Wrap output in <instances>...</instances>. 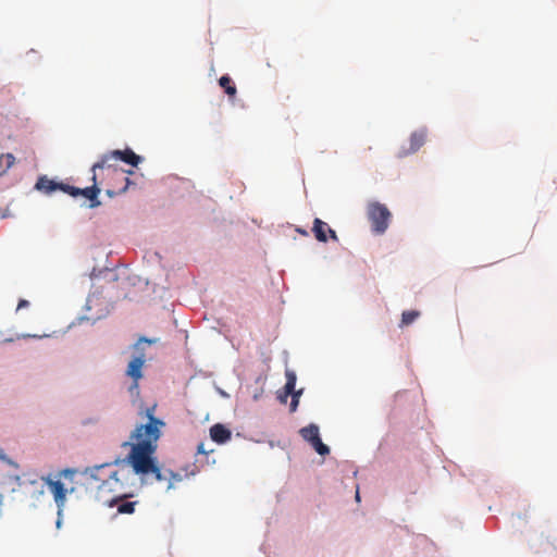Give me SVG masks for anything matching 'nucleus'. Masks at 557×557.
Returning a JSON list of instances; mask_svg holds the SVG:
<instances>
[{
    "mask_svg": "<svg viewBox=\"0 0 557 557\" xmlns=\"http://www.w3.org/2000/svg\"><path fill=\"white\" fill-rule=\"evenodd\" d=\"M145 354L141 352L139 356L134 357L126 370V374L133 379V381H139L143 377L141 369L145 364Z\"/></svg>",
    "mask_w": 557,
    "mask_h": 557,
    "instance_id": "obj_11",
    "label": "nucleus"
},
{
    "mask_svg": "<svg viewBox=\"0 0 557 557\" xmlns=\"http://www.w3.org/2000/svg\"><path fill=\"white\" fill-rule=\"evenodd\" d=\"M67 186V184L58 183L54 182L53 180L48 178L46 175H41L38 177L35 184V189L46 195H50L55 190H61L66 194Z\"/></svg>",
    "mask_w": 557,
    "mask_h": 557,
    "instance_id": "obj_9",
    "label": "nucleus"
},
{
    "mask_svg": "<svg viewBox=\"0 0 557 557\" xmlns=\"http://www.w3.org/2000/svg\"><path fill=\"white\" fill-rule=\"evenodd\" d=\"M141 343L150 344V343H151V341H150V339H148V338L143 337V338H140V339L135 344V348H136V349H139V347H140Z\"/></svg>",
    "mask_w": 557,
    "mask_h": 557,
    "instance_id": "obj_23",
    "label": "nucleus"
},
{
    "mask_svg": "<svg viewBox=\"0 0 557 557\" xmlns=\"http://www.w3.org/2000/svg\"><path fill=\"white\" fill-rule=\"evenodd\" d=\"M312 232L318 242L325 243L327 238L338 242L336 232L319 218H315L313 221Z\"/></svg>",
    "mask_w": 557,
    "mask_h": 557,
    "instance_id": "obj_8",
    "label": "nucleus"
},
{
    "mask_svg": "<svg viewBox=\"0 0 557 557\" xmlns=\"http://www.w3.org/2000/svg\"><path fill=\"white\" fill-rule=\"evenodd\" d=\"M62 516H63V513H62L61 516H59V515H58V520H57V523H55L58 529H60V528H61V524H62Z\"/></svg>",
    "mask_w": 557,
    "mask_h": 557,
    "instance_id": "obj_25",
    "label": "nucleus"
},
{
    "mask_svg": "<svg viewBox=\"0 0 557 557\" xmlns=\"http://www.w3.org/2000/svg\"><path fill=\"white\" fill-rule=\"evenodd\" d=\"M420 315V312L417 311V310H409V311H404L403 314H401V323H400V326H407L411 323H413L416 321V319H418Z\"/></svg>",
    "mask_w": 557,
    "mask_h": 557,
    "instance_id": "obj_16",
    "label": "nucleus"
},
{
    "mask_svg": "<svg viewBox=\"0 0 557 557\" xmlns=\"http://www.w3.org/2000/svg\"><path fill=\"white\" fill-rule=\"evenodd\" d=\"M295 386H296V374L290 371V370H287L286 371V384H285V396L289 395V393H294L295 391ZM286 397L282 398L283 401H285Z\"/></svg>",
    "mask_w": 557,
    "mask_h": 557,
    "instance_id": "obj_15",
    "label": "nucleus"
},
{
    "mask_svg": "<svg viewBox=\"0 0 557 557\" xmlns=\"http://www.w3.org/2000/svg\"><path fill=\"white\" fill-rule=\"evenodd\" d=\"M148 422L139 424L131 434V442H125L123 446H129L131 451L124 458L125 462L140 476L153 474L156 480H163L162 472L158 467L153 454L157 449V442L161 436V429L165 423L154 417V407L146 411Z\"/></svg>",
    "mask_w": 557,
    "mask_h": 557,
    "instance_id": "obj_1",
    "label": "nucleus"
},
{
    "mask_svg": "<svg viewBox=\"0 0 557 557\" xmlns=\"http://www.w3.org/2000/svg\"><path fill=\"white\" fill-rule=\"evenodd\" d=\"M173 478L176 479V480H181L178 474H173Z\"/></svg>",
    "mask_w": 557,
    "mask_h": 557,
    "instance_id": "obj_29",
    "label": "nucleus"
},
{
    "mask_svg": "<svg viewBox=\"0 0 557 557\" xmlns=\"http://www.w3.org/2000/svg\"><path fill=\"white\" fill-rule=\"evenodd\" d=\"M129 392L132 394H138V381H133V384L129 386Z\"/></svg>",
    "mask_w": 557,
    "mask_h": 557,
    "instance_id": "obj_22",
    "label": "nucleus"
},
{
    "mask_svg": "<svg viewBox=\"0 0 557 557\" xmlns=\"http://www.w3.org/2000/svg\"><path fill=\"white\" fill-rule=\"evenodd\" d=\"M29 306V301L25 300V299H21L17 304V310H21L23 308H27Z\"/></svg>",
    "mask_w": 557,
    "mask_h": 557,
    "instance_id": "obj_21",
    "label": "nucleus"
},
{
    "mask_svg": "<svg viewBox=\"0 0 557 557\" xmlns=\"http://www.w3.org/2000/svg\"><path fill=\"white\" fill-rule=\"evenodd\" d=\"M114 154L116 156L117 161H122L134 168H136L143 160V158L136 154L131 148H126L124 150H114Z\"/></svg>",
    "mask_w": 557,
    "mask_h": 557,
    "instance_id": "obj_12",
    "label": "nucleus"
},
{
    "mask_svg": "<svg viewBox=\"0 0 557 557\" xmlns=\"http://www.w3.org/2000/svg\"><path fill=\"white\" fill-rule=\"evenodd\" d=\"M126 174H133L134 172L132 170L124 171Z\"/></svg>",
    "mask_w": 557,
    "mask_h": 557,
    "instance_id": "obj_30",
    "label": "nucleus"
},
{
    "mask_svg": "<svg viewBox=\"0 0 557 557\" xmlns=\"http://www.w3.org/2000/svg\"><path fill=\"white\" fill-rule=\"evenodd\" d=\"M297 232L304 236H308V232L301 228H297Z\"/></svg>",
    "mask_w": 557,
    "mask_h": 557,
    "instance_id": "obj_26",
    "label": "nucleus"
},
{
    "mask_svg": "<svg viewBox=\"0 0 557 557\" xmlns=\"http://www.w3.org/2000/svg\"><path fill=\"white\" fill-rule=\"evenodd\" d=\"M299 434L319 455L325 456L330 454L329 446L321 441L319 426L317 424L310 423L309 425L301 428L299 430Z\"/></svg>",
    "mask_w": 557,
    "mask_h": 557,
    "instance_id": "obj_5",
    "label": "nucleus"
},
{
    "mask_svg": "<svg viewBox=\"0 0 557 557\" xmlns=\"http://www.w3.org/2000/svg\"><path fill=\"white\" fill-rule=\"evenodd\" d=\"M231 431L225 428L223 424H214L210 429V436L212 441L219 444H223L231 438Z\"/></svg>",
    "mask_w": 557,
    "mask_h": 557,
    "instance_id": "obj_13",
    "label": "nucleus"
},
{
    "mask_svg": "<svg viewBox=\"0 0 557 557\" xmlns=\"http://www.w3.org/2000/svg\"><path fill=\"white\" fill-rule=\"evenodd\" d=\"M300 394H301V391H298V392L294 391V393H289V395H292V401H290V406H289V409L292 412H295L297 410Z\"/></svg>",
    "mask_w": 557,
    "mask_h": 557,
    "instance_id": "obj_19",
    "label": "nucleus"
},
{
    "mask_svg": "<svg viewBox=\"0 0 557 557\" xmlns=\"http://www.w3.org/2000/svg\"><path fill=\"white\" fill-rule=\"evenodd\" d=\"M99 184H102V181L101 180L99 181L98 178H96V182H92V185L89 187H86V188H78V187L69 185L67 189H66V194L72 197L84 196L90 200V203L88 206L89 208H91V209L97 208L101 205V202L98 199V195L100 194Z\"/></svg>",
    "mask_w": 557,
    "mask_h": 557,
    "instance_id": "obj_6",
    "label": "nucleus"
},
{
    "mask_svg": "<svg viewBox=\"0 0 557 557\" xmlns=\"http://www.w3.org/2000/svg\"><path fill=\"white\" fill-rule=\"evenodd\" d=\"M356 500L359 502L360 500V495H359V491L357 490L356 492Z\"/></svg>",
    "mask_w": 557,
    "mask_h": 557,
    "instance_id": "obj_28",
    "label": "nucleus"
},
{
    "mask_svg": "<svg viewBox=\"0 0 557 557\" xmlns=\"http://www.w3.org/2000/svg\"><path fill=\"white\" fill-rule=\"evenodd\" d=\"M76 470L75 469H71V468H67V469H64L62 471L59 472V476H63L65 479H70L72 480L73 476L76 474Z\"/></svg>",
    "mask_w": 557,
    "mask_h": 557,
    "instance_id": "obj_20",
    "label": "nucleus"
},
{
    "mask_svg": "<svg viewBox=\"0 0 557 557\" xmlns=\"http://www.w3.org/2000/svg\"><path fill=\"white\" fill-rule=\"evenodd\" d=\"M367 215L375 234H383L387 230L392 214L385 205L377 201L370 202Z\"/></svg>",
    "mask_w": 557,
    "mask_h": 557,
    "instance_id": "obj_4",
    "label": "nucleus"
},
{
    "mask_svg": "<svg viewBox=\"0 0 557 557\" xmlns=\"http://www.w3.org/2000/svg\"><path fill=\"white\" fill-rule=\"evenodd\" d=\"M116 156L114 154V150H111L102 156H100L99 160L91 166L92 171V177L91 181L96 182V178H99V172L104 173L107 172V175H116L121 177L125 185L119 190L115 191L113 189L108 188L107 195L109 197H113L116 194L125 193L128 188V186L132 184V181L128 177H123V172L116 168Z\"/></svg>",
    "mask_w": 557,
    "mask_h": 557,
    "instance_id": "obj_3",
    "label": "nucleus"
},
{
    "mask_svg": "<svg viewBox=\"0 0 557 557\" xmlns=\"http://www.w3.org/2000/svg\"><path fill=\"white\" fill-rule=\"evenodd\" d=\"M42 481L52 494L58 507V515L61 516L65 507L67 490L60 480H53L51 476L42 478Z\"/></svg>",
    "mask_w": 557,
    "mask_h": 557,
    "instance_id": "obj_7",
    "label": "nucleus"
},
{
    "mask_svg": "<svg viewBox=\"0 0 557 557\" xmlns=\"http://www.w3.org/2000/svg\"><path fill=\"white\" fill-rule=\"evenodd\" d=\"M0 460H8L9 462H11V460H9L7 458V455L3 453V450L0 448Z\"/></svg>",
    "mask_w": 557,
    "mask_h": 557,
    "instance_id": "obj_24",
    "label": "nucleus"
},
{
    "mask_svg": "<svg viewBox=\"0 0 557 557\" xmlns=\"http://www.w3.org/2000/svg\"><path fill=\"white\" fill-rule=\"evenodd\" d=\"M426 132L425 129H419L413 132L410 136V147L409 149H401L398 152V158L407 157L410 153H414L418 151L425 143Z\"/></svg>",
    "mask_w": 557,
    "mask_h": 557,
    "instance_id": "obj_10",
    "label": "nucleus"
},
{
    "mask_svg": "<svg viewBox=\"0 0 557 557\" xmlns=\"http://www.w3.org/2000/svg\"><path fill=\"white\" fill-rule=\"evenodd\" d=\"M219 85L224 89L225 94L230 98H234L236 96V86L228 75L221 76L219 79Z\"/></svg>",
    "mask_w": 557,
    "mask_h": 557,
    "instance_id": "obj_14",
    "label": "nucleus"
},
{
    "mask_svg": "<svg viewBox=\"0 0 557 557\" xmlns=\"http://www.w3.org/2000/svg\"><path fill=\"white\" fill-rule=\"evenodd\" d=\"M14 479L20 484V476L16 475Z\"/></svg>",
    "mask_w": 557,
    "mask_h": 557,
    "instance_id": "obj_31",
    "label": "nucleus"
},
{
    "mask_svg": "<svg viewBox=\"0 0 557 557\" xmlns=\"http://www.w3.org/2000/svg\"><path fill=\"white\" fill-rule=\"evenodd\" d=\"M202 447H203V445H202V444H200V445L198 446V451H199V453H205V451H203V449H202Z\"/></svg>",
    "mask_w": 557,
    "mask_h": 557,
    "instance_id": "obj_27",
    "label": "nucleus"
},
{
    "mask_svg": "<svg viewBox=\"0 0 557 557\" xmlns=\"http://www.w3.org/2000/svg\"><path fill=\"white\" fill-rule=\"evenodd\" d=\"M109 466V463H103L99 466H94L86 468L84 473L89 474V476L95 481H100L101 486H107L110 492L117 493L119 496L113 498L109 506L113 507L117 505V503L124 498L132 496L131 488L136 485L138 475L135 471L129 467L125 460H120L115 462L116 469L108 475V478H103L101 472Z\"/></svg>",
    "mask_w": 557,
    "mask_h": 557,
    "instance_id": "obj_2",
    "label": "nucleus"
},
{
    "mask_svg": "<svg viewBox=\"0 0 557 557\" xmlns=\"http://www.w3.org/2000/svg\"><path fill=\"white\" fill-rule=\"evenodd\" d=\"M137 502H123L117 505V512L122 515H132L135 511Z\"/></svg>",
    "mask_w": 557,
    "mask_h": 557,
    "instance_id": "obj_18",
    "label": "nucleus"
},
{
    "mask_svg": "<svg viewBox=\"0 0 557 557\" xmlns=\"http://www.w3.org/2000/svg\"><path fill=\"white\" fill-rule=\"evenodd\" d=\"M15 163V157L12 153H2L0 156V168H2V173H5Z\"/></svg>",
    "mask_w": 557,
    "mask_h": 557,
    "instance_id": "obj_17",
    "label": "nucleus"
}]
</instances>
